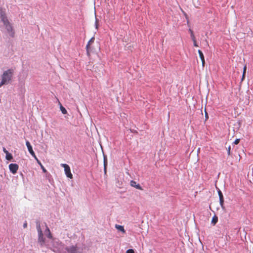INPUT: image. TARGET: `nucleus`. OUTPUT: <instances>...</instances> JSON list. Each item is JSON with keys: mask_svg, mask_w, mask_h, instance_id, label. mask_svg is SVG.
<instances>
[{"mask_svg": "<svg viewBox=\"0 0 253 253\" xmlns=\"http://www.w3.org/2000/svg\"><path fill=\"white\" fill-rule=\"evenodd\" d=\"M18 165L16 164H10L9 165V170L13 174H15L16 173L18 169Z\"/></svg>", "mask_w": 253, "mask_h": 253, "instance_id": "6", "label": "nucleus"}, {"mask_svg": "<svg viewBox=\"0 0 253 253\" xmlns=\"http://www.w3.org/2000/svg\"><path fill=\"white\" fill-rule=\"evenodd\" d=\"M34 158H36V156L35 155V152H33L32 154H30Z\"/></svg>", "mask_w": 253, "mask_h": 253, "instance_id": "34", "label": "nucleus"}, {"mask_svg": "<svg viewBox=\"0 0 253 253\" xmlns=\"http://www.w3.org/2000/svg\"><path fill=\"white\" fill-rule=\"evenodd\" d=\"M1 21H2L3 23V25H5L7 23H9V22L8 21V20L7 19V17H3L2 18L0 19Z\"/></svg>", "mask_w": 253, "mask_h": 253, "instance_id": "16", "label": "nucleus"}, {"mask_svg": "<svg viewBox=\"0 0 253 253\" xmlns=\"http://www.w3.org/2000/svg\"><path fill=\"white\" fill-rule=\"evenodd\" d=\"M36 161L39 165H41V162L39 160V159H37Z\"/></svg>", "mask_w": 253, "mask_h": 253, "instance_id": "35", "label": "nucleus"}, {"mask_svg": "<svg viewBox=\"0 0 253 253\" xmlns=\"http://www.w3.org/2000/svg\"><path fill=\"white\" fill-rule=\"evenodd\" d=\"M60 110L61 111L62 114H66L67 113V110H66V109L63 107L61 105H60Z\"/></svg>", "mask_w": 253, "mask_h": 253, "instance_id": "18", "label": "nucleus"}, {"mask_svg": "<svg viewBox=\"0 0 253 253\" xmlns=\"http://www.w3.org/2000/svg\"><path fill=\"white\" fill-rule=\"evenodd\" d=\"M27 226V223L26 222L24 223L23 224V227L25 228H26Z\"/></svg>", "mask_w": 253, "mask_h": 253, "instance_id": "32", "label": "nucleus"}, {"mask_svg": "<svg viewBox=\"0 0 253 253\" xmlns=\"http://www.w3.org/2000/svg\"><path fill=\"white\" fill-rule=\"evenodd\" d=\"M198 52L200 58L202 63V66H203V67H204L205 62V58H204V54H203V52H202V51L200 50H198Z\"/></svg>", "mask_w": 253, "mask_h": 253, "instance_id": "11", "label": "nucleus"}, {"mask_svg": "<svg viewBox=\"0 0 253 253\" xmlns=\"http://www.w3.org/2000/svg\"><path fill=\"white\" fill-rule=\"evenodd\" d=\"M193 42V44H194V46H196V47H198V44H197V42H196V39H192Z\"/></svg>", "mask_w": 253, "mask_h": 253, "instance_id": "26", "label": "nucleus"}, {"mask_svg": "<svg viewBox=\"0 0 253 253\" xmlns=\"http://www.w3.org/2000/svg\"><path fill=\"white\" fill-rule=\"evenodd\" d=\"M6 16L5 15V13L4 11L2 10H0V19L2 18L3 17H6Z\"/></svg>", "mask_w": 253, "mask_h": 253, "instance_id": "20", "label": "nucleus"}, {"mask_svg": "<svg viewBox=\"0 0 253 253\" xmlns=\"http://www.w3.org/2000/svg\"><path fill=\"white\" fill-rule=\"evenodd\" d=\"M218 194L219 196V199H224L222 192L219 189L218 190Z\"/></svg>", "mask_w": 253, "mask_h": 253, "instance_id": "22", "label": "nucleus"}, {"mask_svg": "<svg viewBox=\"0 0 253 253\" xmlns=\"http://www.w3.org/2000/svg\"><path fill=\"white\" fill-rule=\"evenodd\" d=\"M35 158V159L36 160H37V159H38L37 158V157H36V158Z\"/></svg>", "mask_w": 253, "mask_h": 253, "instance_id": "36", "label": "nucleus"}, {"mask_svg": "<svg viewBox=\"0 0 253 253\" xmlns=\"http://www.w3.org/2000/svg\"><path fill=\"white\" fill-rule=\"evenodd\" d=\"M79 249L77 245L67 247L65 248V250L68 253H82L81 252L79 251Z\"/></svg>", "mask_w": 253, "mask_h": 253, "instance_id": "3", "label": "nucleus"}, {"mask_svg": "<svg viewBox=\"0 0 253 253\" xmlns=\"http://www.w3.org/2000/svg\"><path fill=\"white\" fill-rule=\"evenodd\" d=\"M205 117H206V119H207L208 118V115L206 111H205Z\"/></svg>", "mask_w": 253, "mask_h": 253, "instance_id": "33", "label": "nucleus"}, {"mask_svg": "<svg viewBox=\"0 0 253 253\" xmlns=\"http://www.w3.org/2000/svg\"><path fill=\"white\" fill-rule=\"evenodd\" d=\"M3 84H1V83H0V87Z\"/></svg>", "mask_w": 253, "mask_h": 253, "instance_id": "37", "label": "nucleus"}, {"mask_svg": "<svg viewBox=\"0 0 253 253\" xmlns=\"http://www.w3.org/2000/svg\"><path fill=\"white\" fill-rule=\"evenodd\" d=\"M115 227L119 231L123 233V234L126 233V230L124 229V227L122 225H120L118 224H116L115 225Z\"/></svg>", "mask_w": 253, "mask_h": 253, "instance_id": "10", "label": "nucleus"}, {"mask_svg": "<svg viewBox=\"0 0 253 253\" xmlns=\"http://www.w3.org/2000/svg\"><path fill=\"white\" fill-rule=\"evenodd\" d=\"M126 253H134V252L132 249H128L126 251Z\"/></svg>", "mask_w": 253, "mask_h": 253, "instance_id": "27", "label": "nucleus"}, {"mask_svg": "<svg viewBox=\"0 0 253 253\" xmlns=\"http://www.w3.org/2000/svg\"><path fill=\"white\" fill-rule=\"evenodd\" d=\"M5 159L7 160L11 161L13 159L12 155L10 153H6V154H5Z\"/></svg>", "mask_w": 253, "mask_h": 253, "instance_id": "15", "label": "nucleus"}, {"mask_svg": "<svg viewBox=\"0 0 253 253\" xmlns=\"http://www.w3.org/2000/svg\"><path fill=\"white\" fill-rule=\"evenodd\" d=\"M4 26H5V28L6 29L7 32L8 33L9 36L11 37H14V31L13 30V28L11 24L10 23H9L5 25H4Z\"/></svg>", "mask_w": 253, "mask_h": 253, "instance_id": "5", "label": "nucleus"}, {"mask_svg": "<svg viewBox=\"0 0 253 253\" xmlns=\"http://www.w3.org/2000/svg\"><path fill=\"white\" fill-rule=\"evenodd\" d=\"M130 185L132 187H135L137 189L142 190L141 186L139 184H137L135 181L131 180L130 181Z\"/></svg>", "mask_w": 253, "mask_h": 253, "instance_id": "8", "label": "nucleus"}, {"mask_svg": "<svg viewBox=\"0 0 253 253\" xmlns=\"http://www.w3.org/2000/svg\"><path fill=\"white\" fill-rule=\"evenodd\" d=\"M45 226H46V229L45 230L44 233L47 238H48L49 239H52V236L50 233V230L46 224H45Z\"/></svg>", "mask_w": 253, "mask_h": 253, "instance_id": "9", "label": "nucleus"}, {"mask_svg": "<svg viewBox=\"0 0 253 253\" xmlns=\"http://www.w3.org/2000/svg\"><path fill=\"white\" fill-rule=\"evenodd\" d=\"M36 228H37V231H38V234H42V231L41 227V225H40V221H37L36 222Z\"/></svg>", "mask_w": 253, "mask_h": 253, "instance_id": "13", "label": "nucleus"}, {"mask_svg": "<svg viewBox=\"0 0 253 253\" xmlns=\"http://www.w3.org/2000/svg\"><path fill=\"white\" fill-rule=\"evenodd\" d=\"M95 28H96V29H98V21H97V18H96V20H95Z\"/></svg>", "mask_w": 253, "mask_h": 253, "instance_id": "31", "label": "nucleus"}, {"mask_svg": "<svg viewBox=\"0 0 253 253\" xmlns=\"http://www.w3.org/2000/svg\"><path fill=\"white\" fill-rule=\"evenodd\" d=\"M246 71V66H245L244 67V70H243V75H242V81H243L244 79H245Z\"/></svg>", "mask_w": 253, "mask_h": 253, "instance_id": "23", "label": "nucleus"}, {"mask_svg": "<svg viewBox=\"0 0 253 253\" xmlns=\"http://www.w3.org/2000/svg\"><path fill=\"white\" fill-rule=\"evenodd\" d=\"M107 164V163L106 159L105 157H104V169L105 173H106V172Z\"/></svg>", "mask_w": 253, "mask_h": 253, "instance_id": "19", "label": "nucleus"}, {"mask_svg": "<svg viewBox=\"0 0 253 253\" xmlns=\"http://www.w3.org/2000/svg\"><path fill=\"white\" fill-rule=\"evenodd\" d=\"M217 221H218L217 217L215 215H214L212 218L211 223L214 225L217 223Z\"/></svg>", "mask_w": 253, "mask_h": 253, "instance_id": "17", "label": "nucleus"}, {"mask_svg": "<svg viewBox=\"0 0 253 253\" xmlns=\"http://www.w3.org/2000/svg\"><path fill=\"white\" fill-rule=\"evenodd\" d=\"M14 70L12 69L5 71L1 76V84H7L11 81Z\"/></svg>", "mask_w": 253, "mask_h": 253, "instance_id": "1", "label": "nucleus"}, {"mask_svg": "<svg viewBox=\"0 0 253 253\" xmlns=\"http://www.w3.org/2000/svg\"><path fill=\"white\" fill-rule=\"evenodd\" d=\"M240 142V139H236L234 142V144H238Z\"/></svg>", "mask_w": 253, "mask_h": 253, "instance_id": "29", "label": "nucleus"}, {"mask_svg": "<svg viewBox=\"0 0 253 253\" xmlns=\"http://www.w3.org/2000/svg\"><path fill=\"white\" fill-rule=\"evenodd\" d=\"M227 153H228V155H230L231 154V146H229L228 147V149H227Z\"/></svg>", "mask_w": 253, "mask_h": 253, "instance_id": "28", "label": "nucleus"}, {"mask_svg": "<svg viewBox=\"0 0 253 253\" xmlns=\"http://www.w3.org/2000/svg\"><path fill=\"white\" fill-rule=\"evenodd\" d=\"M63 245L61 242H60L58 240L53 239V251L54 252H56L55 249L57 250H60L62 248Z\"/></svg>", "mask_w": 253, "mask_h": 253, "instance_id": "4", "label": "nucleus"}, {"mask_svg": "<svg viewBox=\"0 0 253 253\" xmlns=\"http://www.w3.org/2000/svg\"><path fill=\"white\" fill-rule=\"evenodd\" d=\"M38 242L41 246H42L44 244L45 239L43 238V233L38 234Z\"/></svg>", "mask_w": 253, "mask_h": 253, "instance_id": "7", "label": "nucleus"}, {"mask_svg": "<svg viewBox=\"0 0 253 253\" xmlns=\"http://www.w3.org/2000/svg\"><path fill=\"white\" fill-rule=\"evenodd\" d=\"M39 165L41 166V168H42V170L43 172H46V169L44 168V167L42 166V163H41V165Z\"/></svg>", "mask_w": 253, "mask_h": 253, "instance_id": "25", "label": "nucleus"}, {"mask_svg": "<svg viewBox=\"0 0 253 253\" xmlns=\"http://www.w3.org/2000/svg\"><path fill=\"white\" fill-rule=\"evenodd\" d=\"M219 203L222 209H224V199H219Z\"/></svg>", "mask_w": 253, "mask_h": 253, "instance_id": "21", "label": "nucleus"}, {"mask_svg": "<svg viewBox=\"0 0 253 253\" xmlns=\"http://www.w3.org/2000/svg\"><path fill=\"white\" fill-rule=\"evenodd\" d=\"M2 150L5 154H6V153H8V151L4 147L2 148Z\"/></svg>", "mask_w": 253, "mask_h": 253, "instance_id": "30", "label": "nucleus"}, {"mask_svg": "<svg viewBox=\"0 0 253 253\" xmlns=\"http://www.w3.org/2000/svg\"><path fill=\"white\" fill-rule=\"evenodd\" d=\"M189 31L190 32V36L192 39H195V37L194 36V35L193 34V32L191 29H189Z\"/></svg>", "mask_w": 253, "mask_h": 253, "instance_id": "24", "label": "nucleus"}, {"mask_svg": "<svg viewBox=\"0 0 253 253\" xmlns=\"http://www.w3.org/2000/svg\"><path fill=\"white\" fill-rule=\"evenodd\" d=\"M61 167L64 168L65 173L67 177L70 178V179L73 178V175L71 172V169L70 167L66 164H62L61 165Z\"/></svg>", "mask_w": 253, "mask_h": 253, "instance_id": "2", "label": "nucleus"}, {"mask_svg": "<svg viewBox=\"0 0 253 253\" xmlns=\"http://www.w3.org/2000/svg\"><path fill=\"white\" fill-rule=\"evenodd\" d=\"M94 41V37L91 38L90 39V40L88 41L87 45H86V49L87 53L88 54H89L88 50H89V45L90 44H91L92 42H93Z\"/></svg>", "mask_w": 253, "mask_h": 253, "instance_id": "14", "label": "nucleus"}, {"mask_svg": "<svg viewBox=\"0 0 253 253\" xmlns=\"http://www.w3.org/2000/svg\"><path fill=\"white\" fill-rule=\"evenodd\" d=\"M26 145L27 147L28 151L30 154H32L33 152H34L30 143L28 141L26 142Z\"/></svg>", "mask_w": 253, "mask_h": 253, "instance_id": "12", "label": "nucleus"}]
</instances>
